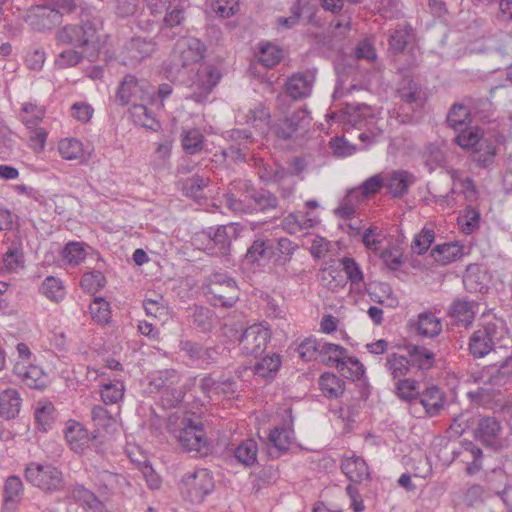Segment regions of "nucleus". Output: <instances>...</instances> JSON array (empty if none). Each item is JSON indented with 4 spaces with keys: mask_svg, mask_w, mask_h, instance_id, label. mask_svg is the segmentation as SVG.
I'll return each instance as SVG.
<instances>
[{
    "mask_svg": "<svg viewBox=\"0 0 512 512\" xmlns=\"http://www.w3.org/2000/svg\"><path fill=\"white\" fill-rule=\"evenodd\" d=\"M395 394L404 401H412L419 396L418 381L405 378L395 382Z\"/></svg>",
    "mask_w": 512,
    "mask_h": 512,
    "instance_id": "49",
    "label": "nucleus"
},
{
    "mask_svg": "<svg viewBox=\"0 0 512 512\" xmlns=\"http://www.w3.org/2000/svg\"><path fill=\"white\" fill-rule=\"evenodd\" d=\"M206 289V295L214 306L231 307L239 298L236 282L222 273L213 274Z\"/></svg>",
    "mask_w": 512,
    "mask_h": 512,
    "instance_id": "6",
    "label": "nucleus"
},
{
    "mask_svg": "<svg viewBox=\"0 0 512 512\" xmlns=\"http://www.w3.org/2000/svg\"><path fill=\"white\" fill-rule=\"evenodd\" d=\"M406 350L412 366L416 365L420 370H428L433 366L435 361L434 353L426 347L408 345L406 346Z\"/></svg>",
    "mask_w": 512,
    "mask_h": 512,
    "instance_id": "34",
    "label": "nucleus"
},
{
    "mask_svg": "<svg viewBox=\"0 0 512 512\" xmlns=\"http://www.w3.org/2000/svg\"><path fill=\"white\" fill-rule=\"evenodd\" d=\"M385 368L394 382L408 378L412 370L411 361L404 355L391 353L386 357Z\"/></svg>",
    "mask_w": 512,
    "mask_h": 512,
    "instance_id": "27",
    "label": "nucleus"
},
{
    "mask_svg": "<svg viewBox=\"0 0 512 512\" xmlns=\"http://www.w3.org/2000/svg\"><path fill=\"white\" fill-rule=\"evenodd\" d=\"M309 123V113L304 109H298L277 124L275 133L279 138L287 140L299 129L308 126Z\"/></svg>",
    "mask_w": 512,
    "mask_h": 512,
    "instance_id": "17",
    "label": "nucleus"
},
{
    "mask_svg": "<svg viewBox=\"0 0 512 512\" xmlns=\"http://www.w3.org/2000/svg\"><path fill=\"white\" fill-rule=\"evenodd\" d=\"M42 294L54 302H59L65 297V288L60 279L48 276L41 285Z\"/></svg>",
    "mask_w": 512,
    "mask_h": 512,
    "instance_id": "44",
    "label": "nucleus"
},
{
    "mask_svg": "<svg viewBox=\"0 0 512 512\" xmlns=\"http://www.w3.org/2000/svg\"><path fill=\"white\" fill-rule=\"evenodd\" d=\"M124 391L125 387L121 381L104 384L100 390L101 399L105 404H116L122 400Z\"/></svg>",
    "mask_w": 512,
    "mask_h": 512,
    "instance_id": "50",
    "label": "nucleus"
},
{
    "mask_svg": "<svg viewBox=\"0 0 512 512\" xmlns=\"http://www.w3.org/2000/svg\"><path fill=\"white\" fill-rule=\"evenodd\" d=\"M281 365L280 357L276 354L266 356L255 364V374L266 378L272 377Z\"/></svg>",
    "mask_w": 512,
    "mask_h": 512,
    "instance_id": "52",
    "label": "nucleus"
},
{
    "mask_svg": "<svg viewBox=\"0 0 512 512\" xmlns=\"http://www.w3.org/2000/svg\"><path fill=\"white\" fill-rule=\"evenodd\" d=\"M13 372L20 381L30 388H42L44 386V377L42 370L34 365H26L24 362H17Z\"/></svg>",
    "mask_w": 512,
    "mask_h": 512,
    "instance_id": "28",
    "label": "nucleus"
},
{
    "mask_svg": "<svg viewBox=\"0 0 512 512\" xmlns=\"http://www.w3.org/2000/svg\"><path fill=\"white\" fill-rule=\"evenodd\" d=\"M343 270L346 274V281L349 280L351 284H359L363 281V272L360 266L356 263L353 258L343 257L340 260Z\"/></svg>",
    "mask_w": 512,
    "mask_h": 512,
    "instance_id": "59",
    "label": "nucleus"
},
{
    "mask_svg": "<svg viewBox=\"0 0 512 512\" xmlns=\"http://www.w3.org/2000/svg\"><path fill=\"white\" fill-rule=\"evenodd\" d=\"M385 187L393 198H401L416 182L415 176L405 170H394L385 176Z\"/></svg>",
    "mask_w": 512,
    "mask_h": 512,
    "instance_id": "19",
    "label": "nucleus"
},
{
    "mask_svg": "<svg viewBox=\"0 0 512 512\" xmlns=\"http://www.w3.org/2000/svg\"><path fill=\"white\" fill-rule=\"evenodd\" d=\"M130 116L133 122L141 127L155 129L158 126L155 117L143 103H134L130 108Z\"/></svg>",
    "mask_w": 512,
    "mask_h": 512,
    "instance_id": "40",
    "label": "nucleus"
},
{
    "mask_svg": "<svg viewBox=\"0 0 512 512\" xmlns=\"http://www.w3.org/2000/svg\"><path fill=\"white\" fill-rule=\"evenodd\" d=\"M481 138L482 132L479 128H468L455 137V142L462 148L470 149L477 145Z\"/></svg>",
    "mask_w": 512,
    "mask_h": 512,
    "instance_id": "61",
    "label": "nucleus"
},
{
    "mask_svg": "<svg viewBox=\"0 0 512 512\" xmlns=\"http://www.w3.org/2000/svg\"><path fill=\"white\" fill-rule=\"evenodd\" d=\"M318 280L323 287L333 292L346 286V278L340 267L335 265V262L325 265L319 270Z\"/></svg>",
    "mask_w": 512,
    "mask_h": 512,
    "instance_id": "23",
    "label": "nucleus"
},
{
    "mask_svg": "<svg viewBox=\"0 0 512 512\" xmlns=\"http://www.w3.org/2000/svg\"><path fill=\"white\" fill-rule=\"evenodd\" d=\"M450 316L459 325L469 326L475 318V303L456 300L450 308Z\"/></svg>",
    "mask_w": 512,
    "mask_h": 512,
    "instance_id": "31",
    "label": "nucleus"
},
{
    "mask_svg": "<svg viewBox=\"0 0 512 512\" xmlns=\"http://www.w3.org/2000/svg\"><path fill=\"white\" fill-rule=\"evenodd\" d=\"M258 446L255 440L247 439L241 442L235 449L236 459L246 466L255 463L257 459Z\"/></svg>",
    "mask_w": 512,
    "mask_h": 512,
    "instance_id": "42",
    "label": "nucleus"
},
{
    "mask_svg": "<svg viewBox=\"0 0 512 512\" xmlns=\"http://www.w3.org/2000/svg\"><path fill=\"white\" fill-rule=\"evenodd\" d=\"M221 75L212 66H201L189 85V98L197 103L204 102L213 88L217 85Z\"/></svg>",
    "mask_w": 512,
    "mask_h": 512,
    "instance_id": "10",
    "label": "nucleus"
},
{
    "mask_svg": "<svg viewBox=\"0 0 512 512\" xmlns=\"http://www.w3.org/2000/svg\"><path fill=\"white\" fill-rule=\"evenodd\" d=\"M245 227L240 223H229L209 232L207 237L211 244L207 249L211 254L226 255L230 251L232 241L239 238Z\"/></svg>",
    "mask_w": 512,
    "mask_h": 512,
    "instance_id": "12",
    "label": "nucleus"
},
{
    "mask_svg": "<svg viewBox=\"0 0 512 512\" xmlns=\"http://www.w3.org/2000/svg\"><path fill=\"white\" fill-rule=\"evenodd\" d=\"M45 110L33 103H25L21 109V120L29 129L35 128L43 119Z\"/></svg>",
    "mask_w": 512,
    "mask_h": 512,
    "instance_id": "48",
    "label": "nucleus"
},
{
    "mask_svg": "<svg viewBox=\"0 0 512 512\" xmlns=\"http://www.w3.org/2000/svg\"><path fill=\"white\" fill-rule=\"evenodd\" d=\"M22 399L14 388L0 392V416L7 420L15 419L21 409Z\"/></svg>",
    "mask_w": 512,
    "mask_h": 512,
    "instance_id": "26",
    "label": "nucleus"
},
{
    "mask_svg": "<svg viewBox=\"0 0 512 512\" xmlns=\"http://www.w3.org/2000/svg\"><path fill=\"white\" fill-rule=\"evenodd\" d=\"M341 469L343 473L355 483L368 480L370 472L365 460L358 456L346 457L342 460Z\"/></svg>",
    "mask_w": 512,
    "mask_h": 512,
    "instance_id": "24",
    "label": "nucleus"
},
{
    "mask_svg": "<svg viewBox=\"0 0 512 512\" xmlns=\"http://www.w3.org/2000/svg\"><path fill=\"white\" fill-rule=\"evenodd\" d=\"M258 175L265 182L280 183L286 179L289 173L282 167L263 165L259 169Z\"/></svg>",
    "mask_w": 512,
    "mask_h": 512,
    "instance_id": "64",
    "label": "nucleus"
},
{
    "mask_svg": "<svg viewBox=\"0 0 512 512\" xmlns=\"http://www.w3.org/2000/svg\"><path fill=\"white\" fill-rule=\"evenodd\" d=\"M319 385L323 394L329 398H338L345 390V382L333 373L322 374Z\"/></svg>",
    "mask_w": 512,
    "mask_h": 512,
    "instance_id": "37",
    "label": "nucleus"
},
{
    "mask_svg": "<svg viewBox=\"0 0 512 512\" xmlns=\"http://www.w3.org/2000/svg\"><path fill=\"white\" fill-rule=\"evenodd\" d=\"M81 286L89 293H96L105 285V277L99 271L85 273L81 278Z\"/></svg>",
    "mask_w": 512,
    "mask_h": 512,
    "instance_id": "60",
    "label": "nucleus"
},
{
    "mask_svg": "<svg viewBox=\"0 0 512 512\" xmlns=\"http://www.w3.org/2000/svg\"><path fill=\"white\" fill-rule=\"evenodd\" d=\"M368 295L371 301L389 308L398 305V299L393 294L389 284L384 282L374 283L368 290Z\"/></svg>",
    "mask_w": 512,
    "mask_h": 512,
    "instance_id": "30",
    "label": "nucleus"
},
{
    "mask_svg": "<svg viewBox=\"0 0 512 512\" xmlns=\"http://www.w3.org/2000/svg\"><path fill=\"white\" fill-rule=\"evenodd\" d=\"M282 50L272 44L262 46L259 52V62L265 67H273L280 62Z\"/></svg>",
    "mask_w": 512,
    "mask_h": 512,
    "instance_id": "56",
    "label": "nucleus"
},
{
    "mask_svg": "<svg viewBox=\"0 0 512 512\" xmlns=\"http://www.w3.org/2000/svg\"><path fill=\"white\" fill-rule=\"evenodd\" d=\"M431 254L435 261L445 265L459 259L463 255V247L458 243H445L436 246Z\"/></svg>",
    "mask_w": 512,
    "mask_h": 512,
    "instance_id": "35",
    "label": "nucleus"
},
{
    "mask_svg": "<svg viewBox=\"0 0 512 512\" xmlns=\"http://www.w3.org/2000/svg\"><path fill=\"white\" fill-rule=\"evenodd\" d=\"M58 151L66 160H77L83 157V145L75 138H65L58 143Z\"/></svg>",
    "mask_w": 512,
    "mask_h": 512,
    "instance_id": "47",
    "label": "nucleus"
},
{
    "mask_svg": "<svg viewBox=\"0 0 512 512\" xmlns=\"http://www.w3.org/2000/svg\"><path fill=\"white\" fill-rule=\"evenodd\" d=\"M180 489L190 502L200 503L213 491L214 480L207 469H196L183 476Z\"/></svg>",
    "mask_w": 512,
    "mask_h": 512,
    "instance_id": "7",
    "label": "nucleus"
},
{
    "mask_svg": "<svg viewBox=\"0 0 512 512\" xmlns=\"http://www.w3.org/2000/svg\"><path fill=\"white\" fill-rule=\"evenodd\" d=\"M205 138L198 128L184 129L181 133L183 150L189 155L200 153L204 148Z\"/></svg>",
    "mask_w": 512,
    "mask_h": 512,
    "instance_id": "33",
    "label": "nucleus"
},
{
    "mask_svg": "<svg viewBox=\"0 0 512 512\" xmlns=\"http://www.w3.org/2000/svg\"><path fill=\"white\" fill-rule=\"evenodd\" d=\"M419 402L427 414L434 416L443 408L444 398L440 389L432 386L421 393Z\"/></svg>",
    "mask_w": 512,
    "mask_h": 512,
    "instance_id": "32",
    "label": "nucleus"
},
{
    "mask_svg": "<svg viewBox=\"0 0 512 512\" xmlns=\"http://www.w3.org/2000/svg\"><path fill=\"white\" fill-rule=\"evenodd\" d=\"M489 382L493 385H502L512 375V356L507 357L498 367L491 369Z\"/></svg>",
    "mask_w": 512,
    "mask_h": 512,
    "instance_id": "55",
    "label": "nucleus"
},
{
    "mask_svg": "<svg viewBox=\"0 0 512 512\" xmlns=\"http://www.w3.org/2000/svg\"><path fill=\"white\" fill-rule=\"evenodd\" d=\"M338 371L347 379L358 380L364 374V366L355 357L347 355L335 366Z\"/></svg>",
    "mask_w": 512,
    "mask_h": 512,
    "instance_id": "41",
    "label": "nucleus"
},
{
    "mask_svg": "<svg viewBox=\"0 0 512 512\" xmlns=\"http://www.w3.org/2000/svg\"><path fill=\"white\" fill-rule=\"evenodd\" d=\"M3 492L4 509L14 511L20 503L24 492V485L20 477L15 475L9 476L4 483Z\"/></svg>",
    "mask_w": 512,
    "mask_h": 512,
    "instance_id": "25",
    "label": "nucleus"
},
{
    "mask_svg": "<svg viewBox=\"0 0 512 512\" xmlns=\"http://www.w3.org/2000/svg\"><path fill=\"white\" fill-rule=\"evenodd\" d=\"M245 197L250 202L251 211H272L276 210L279 205L276 195L268 190H247Z\"/></svg>",
    "mask_w": 512,
    "mask_h": 512,
    "instance_id": "22",
    "label": "nucleus"
},
{
    "mask_svg": "<svg viewBox=\"0 0 512 512\" xmlns=\"http://www.w3.org/2000/svg\"><path fill=\"white\" fill-rule=\"evenodd\" d=\"M155 50L156 43L153 39L133 37L123 45L118 57L122 64L134 67L150 57Z\"/></svg>",
    "mask_w": 512,
    "mask_h": 512,
    "instance_id": "11",
    "label": "nucleus"
},
{
    "mask_svg": "<svg viewBox=\"0 0 512 512\" xmlns=\"http://www.w3.org/2000/svg\"><path fill=\"white\" fill-rule=\"evenodd\" d=\"M102 23L99 19L87 20L81 25H67L57 32L59 42L77 47L96 48L100 42L99 30Z\"/></svg>",
    "mask_w": 512,
    "mask_h": 512,
    "instance_id": "3",
    "label": "nucleus"
},
{
    "mask_svg": "<svg viewBox=\"0 0 512 512\" xmlns=\"http://www.w3.org/2000/svg\"><path fill=\"white\" fill-rule=\"evenodd\" d=\"M166 14L163 18L162 30L165 28H174L180 26L185 20V10L184 8L177 4L173 6L171 9L167 7Z\"/></svg>",
    "mask_w": 512,
    "mask_h": 512,
    "instance_id": "63",
    "label": "nucleus"
},
{
    "mask_svg": "<svg viewBox=\"0 0 512 512\" xmlns=\"http://www.w3.org/2000/svg\"><path fill=\"white\" fill-rule=\"evenodd\" d=\"M25 21L35 30L51 29L60 23V16L50 5H36L26 14Z\"/></svg>",
    "mask_w": 512,
    "mask_h": 512,
    "instance_id": "16",
    "label": "nucleus"
},
{
    "mask_svg": "<svg viewBox=\"0 0 512 512\" xmlns=\"http://www.w3.org/2000/svg\"><path fill=\"white\" fill-rule=\"evenodd\" d=\"M410 32L411 29L407 26L396 28L389 37V50L394 54L403 52L408 43Z\"/></svg>",
    "mask_w": 512,
    "mask_h": 512,
    "instance_id": "53",
    "label": "nucleus"
},
{
    "mask_svg": "<svg viewBox=\"0 0 512 512\" xmlns=\"http://www.w3.org/2000/svg\"><path fill=\"white\" fill-rule=\"evenodd\" d=\"M268 439L275 448L285 451L294 439V431L291 427H276L269 433Z\"/></svg>",
    "mask_w": 512,
    "mask_h": 512,
    "instance_id": "46",
    "label": "nucleus"
},
{
    "mask_svg": "<svg viewBox=\"0 0 512 512\" xmlns=\"http://www.w3.org/2000/svg\"><path fill=\"white\" fill-rule=\"evenodd\" d=\"M72 497L77 501L80 502L86 506H88L90 509H98L102 506V503L99 501V499L95 496L93 492L86 489L82 485H76L73 487L71 491Z\"/></svg>",
    "mask_w": 512,
    "mask_h": 512,
    "instance_id": "54",
    "label": "nucleus"
},
{
    "mask_svg": "<svg viewBox=\"0 0 512 512\" xmlns=\"http://www.w3.org/2000/svg\"><path fill=\"white\" fill-rule=\"evenodd\" d=\"M174 433L183 450L200 455L208 453V439L200 421L185 417Z\"/></svg>",
    "mask_w": 512,
    "mask_h": 512,
    "instance_id": "4",
    "label": "nucleus"
},
{
    "mask_svg": "<svg viewBox=\"0 0 512 512\" xmlns=\"http://www.w3.org/2000/svg\"><path fill=\"white\" fill-rule=\"evenodd\" d=\"M90 314L92 319L98 324H107L111 317L109 303L102 297L94 298L90 304Z\"/></svg>",
    "mask_w": 512,
    "mask_h": 512,
    "instance_id": "51",
    "label": "nucleus"
},
{
    "mask_svg": "<svg viewBox=\"0 0 512 512\" xmlns=\"http://www.w3.org/2000/svg\"><path fill=\"white\" fill-rule=\"evenodd\" d=\"M64 433L68 445L75 453H83L84 450L88 448L91 437L87 429L81 423L69 420Z\"/></svg>",
    "mask_w": 512,
    "mask_h": 512,
    "instance_id": "20",
    "label": "nucleus"
},
{
    "mask_svg": "<svg viewBox=\"0 0 512 512\" xmlns=\"http://www.w3.org/2000/svg\"><path fill=\"white\" fill-rule=\"evenodd\" d=\"M273 254V245L270 240L258 238L248 248L246 259L249 262H258L262 259H269Z\"/></svg>",
    "mask_w": 512,
    "mask_h": 512,
    "instance_id": "39",
    "label": "nucleus"
},
{
    "mask_svg": "<svg viewBox=\"0 0 512 512\" xmlns=\"http://www.w3.org/2000/svg\"><path fill=\"white\" fill-rule=\"evenodd\" d=\"M271 338L270 329L262 324H253L247 327L239 338V346L245 356L258 357L267 348Z\"/></svg>",
    "mask_w": 512,
    "mask_h": 512,
    "instance_id": "9",
    "label": "nucleus"
},
{
    "mask_svg": "<svg viewBox=\"0 0 512 512\" xmlns=\"http://www.w3.org/2000/svg\"><path fill=\"white\" fill-rule=\"evenodd\" d=\"M205 52L206 46L199 39L187 36L177 40L173 55L180 66L188 67L199 63L204 58Z\"/></svg>",
    "mask_w": 512,
    "mask_h": 512,
    "instance_id": "13",
    "label": "nucleus"
},
{
    "mask_svg": "<svg viewBox=\"0 0 512 512\" xmlns=\"http://www.w3.org/2000/svg\"><path fill=\"white\" fill-rule=\"evenodd\" d=\"M154 95V89L146 81L126 75L117 90L116 100L121 105L137 101L150 103L154 100Z\"/></svg>",
    "mask_w": 512,
    "mask_h": 512,
    "instance_id": "8",
    "label": "nucleus"
},
{
    "mask_svg": "<svg viewBox=\"0 0 512 512\" xmlns=\"http://www.w3.org/2000/svg\"><path fill=\"white\" fill-rule=\"evenodd\" d=\"M322 343L316 339L308 338L304 340L298 347V353L304 361H311L321 355Z\"/></svg>",
    "mask_w": 512,
    "mask_h": 512,
    "instance_id": "57",
    "label": "nucleus"
},
{
    "mask_svg": "<svg viewBox=\"0 0 512 512\" xmlns=\"http://www.w3.org/2000/svg\"><path fill=\"white\" fill-rule=\"evenodd\" d=\"M400 99L410 105L413 110L421 109L427 102L428 95L425 89L413 79H404L398 88Z\"/></svg>",
    "mask_w": 512,
    "mask_h": 512,
    "instance_id": "18",
    "label": "nucleus"
},
{
    "mask_svg": "<svg viewBox=\"0 0 512 512\" xmlns=\"http://www.w3.org/2000/svg\"><path fill=\"white\" fill-rule=\"evenodd\" d=\"M413 327H415L418 335L428 338L436 337L442 331L441 320L432 312L420 313Z\"/></svg>",
    "mask_w": 512,
    "mask_h": 512,
    "instance_id": "29",
    "label": "nucleus"
},
{
    "mask_svg": "<svg viewBox=\"0 0 512 512\" xmlns=\"http://www.w3.org/2000/svg\"><path fill=\"white\" fill-rule=\"evenodd\" d=\"M180 375L175 369H165L157 372L149 382L150 392H160L161 399L168 407H174L184 398V392L179 387Z\"/></svg>",
    "mask_w": 512,
    "mask_h": 512,
    "instance_id": "5",
    "label": "nucleus"
},
{
    "mask_svg": "<svg viewBox=\"0 0 512 512\" xmlns=\"http://www.w3.org/2000/svg\"><path fill=\"white\" fill-rule=\"evenodd\" d=\"M26 481L45 494L60 492L65 487L62 471L48 462H30L24 470Z\"/></svg>",
    "mask_w": 512,
    "mask_h": 512,
    "instance_id": "1",
    "label": "nucleus"
},
{
    "mask_svg": "<svg viewBox=\"0 0 512 512\" xmlns=\"http://www.w3.org/2000/svg\"><path fill=\"white\" fill-rule=\"evenodd\" d=\"M361 201L360 190L351 189L335 210V214L342 219H350L354 216L356 208Z\"/></svg>",
    "mask_w": 512,
    "mask_h": 512,
    "instance_id": "38",
    "label": "nucleus"
},
{
    "mask_svg": "<svg viewBox=\"0 0 512 512\" xmlns=\"http://www.w3.org/2000/svg\"><path fill=\"white\" fill-rule=\"evenodd\" d=\"M347 109L359 111V116L370 115V123L373 125V129L366 130L363 128L358 130L357 138L360 140L361 144L357 148L366 149L370 145L378 142L383 134V119L377 117L373 109L364 103H347Z\"/></svg>",
    "mask_w": 512,
    "mask_h": 512,
    "instance_id": "14",
    "label": "nucleus"
},
{
    "mask_svg": "<svg viewBox=\"0 0 512 512\" xmlns=\"http://www.w3.org/2000/svg\"><path fill=\"white\" fill-rule=\"evenodd\" d=\"M480 213L472 208L467 207L463 216L459 217L458 223L461 230L465 234H471L479 227Z\"/></svg>",
    "mask_w": 512,
    "mask_h": 512,
    "instance_id": "58",
    "label": "nucleus"
},
{
    "mask_svg": "<svg viewBox=\"0 0 512 512\" xmlns=\"http://www.w3.org/2000/svg\"><path fill=\"white\" fill-rule=\"evenodd\" d=\"M314 77L304 73H297L288 78L285 87L287 94L294 100H299L310 95Z\"/></svg>",
    "mask_w": 512,
    "mask_h": 512,
    "instance_id": "21",
    "label": "nucleus"
},
{
    "mask_svg": "<svg viewBox=\"0 0 512 512\" xmlns=\"http://www.w3.org/2000/svg\"><path fill=\"white\" fill-rule=\"evenodd\" d=\"M315 223L316 221L312 218H307L298 213H291L283 220L282 226L288 233L296 234L303 229L313 227Z\"/></svg>",
    "mask_w": 512,
    "mask_h": 512,
    "instance_id": "45",
    "label": "nucleus"
},
{
    "mask_svg": "<svg viewBox=\"0 0 512 512\" xmlns=\"http://www.w3.org/2000/svg\"><path fill=\"white\" fill-rule=\"evenodd\" d=\"M475 437L486 446L495 450L506 446V441L502 436V427L495 417H483L479 419L475 429Z\"/></svg>",
    "mask_w": 512,
    "mask_h": 512,
    "instance_id": "15",
    "label": "nucleus"
},
{
    "mask_svg": "<svg viewBox=\"0 0 512 512\" xmlns=\"http://www.w3.org/2000/svg\"><path fill=\"white\" fill-rule=\"evenodd\" d=\"M91 419L98 430L102 429L107 433L116 430L117 420L106 408L101 405H94L91 409Z\"/></svg>",
    "mask_w": 512,
    "mask_h": 512,
    "instance_id": "36",
    "label": "nucleus"
},
{
    "mask_svg": "<svg viewBox=\"0 0 512 512\" xmlns=\"http://www.w3.org/2000/svg\"><path fill=\"white\" fill-rule=\"evenodd\" d=\"M505 332L506 327L502 319L494 317L485 321L470 337V353L477 358L484 357L493 350L495 343L503 337Z\"/></svg>",
    "mask_w": 512,
    "mask_h": 512,
    "instance_id": "2",
    "label": "nucleus"
},
{
    "mask_svg": "<svg viewBox=\"0 0 512 512\" xmlns=\"http://www.w3.org/2000/svg\"><path fill=\"white\" fill-rule=\"evenodd\" d=\"M382 187H385V177L381 174H376L366 179L357 189L360 190V198L363 200V198L372 196L379 192Z\"/></svg>",
    "mask_w": 512,
    "mask_h": 512,
    "instance_id": "62",
    "label": "nucleus"
},
{
    "mask_svg": "<svg viewBox=\"0 0 512 512\" xmlns=\"http://www.w3.org/2000/svg\"><path fill=\"white\" fill-rule=\"evenodd\" d=\"M469 121L470 111L462 104H454L447 114V123L454 130H462Z\"/></svg>",
    "mask_w": 512,
    "mask_h": 512,
    "instance_id": "43",
    "label": "nucleus"
}]
</instances>
